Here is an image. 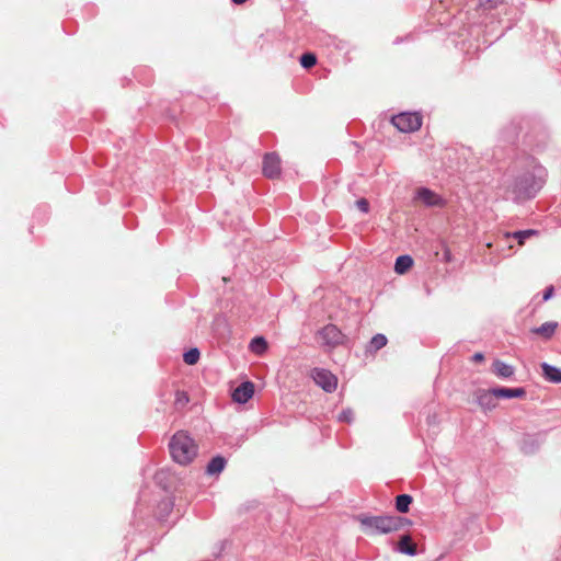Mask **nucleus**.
<instances>
[{
  "label": "nucleus",
  "instance_id": "cd10ccee",
  "mask_svg": "<svg viewBox=\"0 0 561 561\" xmlns=\"http://www.w3.org/2000/svg\"><path fill=\"white\" fill-rule=\"evenodd\" d=\"M356 206L364 214L369 211V203H368V201L366 198L357 199L356 201Z\"/></svg>",
  "mask_w": 561,
  "mask_h": 561
},
{
  "label": "nucleus",
  "instance_id": "9d476101",
  "mask_svg": "<svg viewBox=\"0 0 561 561\" xmlns=\"http://www.w3.org/2000/svg\"><path fill=\"white\" fill-rule=\"evenodd\" d=\"M474 398L477 403L484 410H492L496 405L494 400L496 397L493 393V388L489 390L478 389L474 392Z\"/></svg>",
  "mask_w": 561,
  "mask_h": 561
},
{
  "label": "nucleus",
  "instance_id": "412c9836",
  "mask_svg": "<svg viewBox=\"0 0 561 561\" xmlns=\"http://www.w3.org/2000/svg\"><path fill=\"white\" fill-rule=\"evenodd\" d=\"M538 231L537 230H534V229H527V230H518V231H515L513 233H507L506 237L510 238V237H513L514 239L517 240L518 244L522 245L525 243V241L531 237V236H535L537 234Z\"/></svg>",
  "mask_w": 561,
  "mask_h": 561
},
{
  "label": "nucleus",
  "instance_id": "7ed1b4c3",
  "mask_svg": "<svg viewBox=\"0 0 561 561\" xmlns=\"http://www.w3.org/2000/svg\"><path fill=\"white\" fill-rule=\"evenodd\" d=\"M169 450L176 463L186 466L197 456L198 446L186 432L179 431L171 437Z\"/></svg>",
  "mask_w": 561,
  "mask_h": 561
},
{
  "label": "nucleus",
  "instance_id": "9b49d317",
  "mask_svg": "<svg viewBox=\"0 0 561 561\" xmlns=\"http://www.w3.org/2000/svg\"><path fill=\"white\" fill-rule=\"evenodd\" d=\"M493 393L495 394L496 398L513 399V398H524L526 396V390L522 387H518V388L496 387V388H493Z\"/></svg>",
  "mask_w": 561,
  "mask_h": 561
},
{
  "label": "nucleus",
  "instance_id": "20e7f679",
  "mask_svg": "<svg viewBox=\"0 0 561 561\" xmlns=\"http://www.w3.org/2000/svg\"><path fill=\"white\" fill-rule=\"evenodd\" d=\"M321 340V344L330 348L343 345L346 341V335L335 325L327 324L317 332Z\"/></svg>",
  "mask_w": 561,
  "mask_h": 561
},
{
  "label": "nucleus",
  "instance_id": "dca6fc26",
  "mask_svg": "<svg viewBox=\"0 0 561 561\" xmlns=\"http://www.w3.org/2000/svg\"><path fill=\"white\" fill-rule=\"evenodd\" d=\"M387 342L388 340L385 334H375L366 347V353L375 354L376 352L385 347L387 345Z\"/></svg>",
  "mask_w": 561,
  "mask_h": 561
},
{
  "label": "nucleus",
  "instance_id": "c85d7f7f",
  "mask_svg": "<svg viewBox=\"0 0 561 561\" xmlns=\"http://www.w3.org/2000/svg\"><path fill=\"white\" fill-rule=\"evenodd\" d=\"M553 293H554V288H553V286H548V287L545 289V291H543L542 299H543L545 301L549 300V299L552 297Z\"/></svg>",
  "mask_w": 561,
  "mask_h": 561
},
{
  "label": "nucleus",
  "instance_id": "f3484780",
  "mask_svg": "<svg viewBox=\"0 0 561 561\" xmlns=\"http://www.w3.org/2000/svg\"><path fill=\"white\" fill-rule=\"evenodd\" d=\"M413 265V259L405 254V255H400L397 257L396 260V263H394V272L397 274H404L407 273Z\"/></svg>",
  "mask_w": 561,
  "mask_h": 561
},
{
  "label": "nucleus",
  "instance_id": "b1692460",
  "mask_svg": "<svg viewBox=\"0 0 561 561\" xmlns=\"http://www.w3.org/2000/svg\"><path fill=\"white\" fill-rule=\"evenodd\" d=\"M539 446V442H535L533 438L527 437L522 442V450L525 454H533Z\"/></svg>",
  "mask_w": 561,
  "mask_h": 561
},
{
  "label": "nucleus",
  "instance_id": "6e6552de",
  "mask_svg": "<svg viewBox=\"0 0 561 561\" xmlns=\"http://www.w3.org/2000/svg\"><path fill=\"white\" fill-rule=\"evenodd\" d=\"M253 393L254 385L251 381H244L233 390L232 399L238 403H247Z\"/></svg>",
  "mask_w": 561,
  "mask_h": 561
},
{
  "label": "nucleus",
  "instance_id": "4be33fe9",
  "mask_svg": "<svg viewBox=\"0 0 561 561\" xmlns=\"http://www.w3.org/2000/svg\"><path fill=\"white\" fill-rule=\"evenodd\" d=\"M201 353L198 348L193 347L183 354V359L187 365H195L199 359Z\"/></svg>",
  "mask_w": 561,
  "mask_h": 561
},
{
  "label": "nucleus",
  "instance_id": "a878e982",
  "mask_svg": "<svg viewBox=\"0 0 561 561\" xmlns=\"http://www.w3.org/2000/svg\"><path fill=\"white\" fill-rule=\"evenodd\" d=\"M337 420L340 422H344V423H352L353 420H354V412L352 409L347 408V409H344L337 416Z\"/></svg>",
  "mask_w": 561,
  "mask_h": 561
},
{
  "label": "nucleus",
  "instance_id": "5701e85b",
  "mask_svg": "<svg viewBox=\"0 0 561 561\" xmlns=\"http://www.w3.org/2000/svg\"><path fill=\"white\" fill-rule=\"evenodd\" d=\"M299 61H300L301 67H304L305 69H309L317 64V57L312 53H304L300 56Z\"/></svg>",
  "mask_w": 561,
  "mask_h": 561
},
{
  "label": "nucleus",
  "instance_id": "4468645a",
  "mask_svg": "<svg viewBox=\"0 0 561 561\" xmlns=\"http://www.w3.org/2000/svg\"><path fill=\"white\" fill-rule=\"evenodd\" d=\"M227 465V460L222 456H215L210 459L206 467V473L208 476H217L220 472L224 471L225 467Z\"/></svg>",
  "mask_w": 561,
  "mask_h": 561
},
{
  "label": "nucleus",
  "instance_id": "c756f323",
  "mask_svg": "<svg viewBox=\"0 0 561 561\" xmlns=\"http://www.w3.org/2000/svg\"><path fill=\"white\" fill-rule=\"evenodd\" d=\"M484 359V355L482 353H476L473 356H472V360L473 362H482Z\"/></svg>",
  "mask_w": 561,
  "mask_h": 561
},
{
  "label": "nucleus",
  "instance_id": "1a4fd4ad",
  "mask_svg": "<svg viewBox=\"0 0 561 561\" xmlns=\"http://www.w3.org/2000/svg\"><path fill=\"white\" fill-rule=\"evenodd\" d=\"M416 197L424 205L430 206V207H433V206L440 207L444 205V199L439 195H437L436 193H434L433 191H431L430 188H426V187L419 188L417 193H416Z\"/></svg>",
  "mask_w": 561,
  "mask_h": 561
},
{
  "label": "nucleus",
  "instance_id": "f8f14e48",
  "mask_svg": "<svg viewBox=\"0 0 561 561\" xmlns=\"http://www.w3.org/2000/svg\"><path fill=\"white\" fill-rule=\"evenodd\" d=\"M396 550L408 556H415L417 553L416 545L413 542L410 535L401 536Z\"/></svg>",
  "mask_w": 561,
  "mask_h": 561
},
{
  "label": "nucleus",
  "instance_id": "a211bd4d",
  "mask_svg": "<svg viewBox=\"0 0 561 561\" xmlns=\"http://www.w3.org/2000/svg\"><path fill=\"white\" fill-rule=\"evenodd\" d=\"M557 328H558L557 322L549 321V322L542 323L540 327L535 328L533 330V332L537 335L545 337V339H550L554 334Z\"/></svg>",
  "mask_w": 561,
  "mask_h": 561
},
{
  "label": "nucleus",
  "instance_id": "ddd939ff",
  "mask_svg": "<svg viewBox=\"0 0 561 561\" xmlns=\"http://www.w3.org/2000/svg\"><path fill=\"white\" fill-rule=\"evenodd\" d=\"M542 370V376L546 380L553 383H561V369L550 365L548 363H542L540 365Z\"/></svg>",
  "mask_w": 561,
  "mask_h": 561
},
{
  "label": "nucleus",
  "instance_id": "0eeeda50",
  "mask_svg": "<svg viewBox=\"0 0 561 561\" xmlns=\"http://www.w3.org/2000/svg\"><path fill=\"white\" fill-rule=\"evenodd\" d=\"M263 174L270 179H275L280 174V159L277 153L270 152L263 158Z\"/></svg>",
  "mask_w": 561,
  "mask_h": 561
},
{
  "label": "nucleus",
  "instance_id": "f03ea898",
  "mask_svg": "<svg viewBox=\"0 0 561 561\" xmlns=\"http://www.w3.org/2000/svg\"><path fill=\"white\" fill-rule=\"evenodd\" d=\"M363 530L368 535L390 534L410 526L412 522L400 516H358Z\"/></svg>",
  "mask_w": 561,
  "mask_h": 561
},
{
  "label": "nucleus",
  "instance_id": "6ab92c4d",
  "mask_svg": "<svg viewBox=\"0 0 561 561\" xmlns=\"http://www.w3.org/2000/svg\"><path fill=\"white\" fill-rule=\"evenodd\" d=\"M413 497L409 494H400L396 497V508L400 513H408Z\"/></svg>",
  "mask_w": 561,
  "mask_h": 561
},
{
  "label": "nucleus",
  "instance_id": "2eb2a0df",
  "mask_svg": "<svg viewBox=\"0 0 561 561\" xmlns=\"http://www.w3.org/2000/svg\"><path fill=\"white\" fill-rule=\"evenodd\" d=\"M493 373L500 378H511L515 369L512 365H508L500 359L493 362Z\"/></svg>",
  "mask_w": 561,
  "mask_h": 561
},
{
  "label": "nucleus",
  "instance_id": "f257e3e1",
  "mask_svg": "<svg viewBox=\"0 0 561 561\" xmlns=\"http://www.w3.org/2000/svg\"><path fill=\"white\" fill-rule=\"evenodd\" d=\"M545 179L546 170L531 161L529 168L517 175L511 185L514 199L519 202L534 198L543 186Z\"/></svg>",
  "mask_w": 561,
  "mask_h": 561
},
{
  "label": "nucleus",
  "instance_id": "7c9ffc66",
  "mask_svg": "<svg viewBox=\"0 0 561 561\" xmlns=\"http://www.w3.org/2000/svg\"><path fill=\"white\" fill-rule=\"evenodd\" d=\"M234 4H243L248 0H231Z\"/></svg>",
  "mask_w": 561,
  "mask_h": 561
},
{
  "label": "nucleus",
  "instance_id": "39448f33",
  "mask_svg": "<svg viewBox=\"0 0 561 561\" xmlns=\"http://www.w3.org/2000/svg\"><path fill=\"white\" fill-rule=\"evenodd\" d=\"M391 122L402 133H411L422 126V117L416 113H400L394 115Z\"/></svg>",
  "mask_w": 561,
  "mask_h": 561
},
{
  "label": "nucleus",
  "instance_id": "393cba45",
  "mask_svg": "<svg viewBox=\"0 0 561 561\" xmlns=\"http://www.w3.org/2000/svg\"><path fill=\"white\" fill-rule=\"evenodd\" d=\"M503 0H479L478 7L483 11H489L496 8Z\"/></svg>",
  "mask_w": 561,
  "mask_h": 561
},
{
  "label": "nucleus",
  "instance_id": "aec40b11",
  "mask_svg": "<svg viewBox=\"0 0 561 561\" xmlns=\"http://www.w3.org/2000/svg\"><path fill=\"white\" fill-rule=\"evenodd\" d=\"M250 350L257 355L263 354L267 350L266 340L263 336H255L250 343Z\"/></svg>",
  "mask_w": 561,
  "mask_h": 561
},
{
  "label": "nucleus",
  "instance_id": "bb28decb",
  "mask_svg": "<svg viewBox=\"0 0 561 561\" xmlns=\"http://www.w3.org/2000/svg\"><path fill=\"white\" fill-rule=\"evenodd\" d=\"M518 136V127L515 126V125H512L511 127H508L507 129V134L505 136V141L507 142H514L515 139L517 138Z\"/></svg>",
  "mask_w": 561,
  "mask_h": 561
},
{
  "label": "nucleus",
  "instance_id": "423d86ee",
  "mask_svg": "<svg viewBox=\"0 0 561 561\" xmlns=\"http://www.w3.org/2000/svg\"><path fill=\"white\" fill-rule=\"evenodd\" d=\"M312 378L314 382L327 392H332L336 389L337 379L331 371L327 369L314 368L312 370Z\"/></svg>",
  "mask_w": 561,
  "mask_h": 561
}]
</instances>
